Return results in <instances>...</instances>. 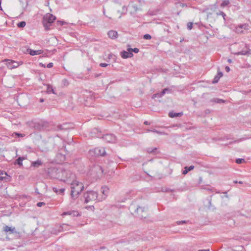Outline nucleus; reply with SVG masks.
<instances>
[{
	"label": "nucleus",
	"mask_w": 251,
	"mask_h": 251,
	"mask_svg": "<svg viewBox=\"0 0 251 251\" xmlns=\"http://www.w3.org/2000/svg\"><path fill=\"white\" fill-rule=\"evenodd\" d=\"M166 94V93L165 92V91H164L163 90L160 93V96H161V97H162V96H163L165 94Z\"/></svg>",
	"instance_id": "nucleus-49"
},
{
	"label": "nucleus",
	"mask_w": 251,
	"mask_h": 251,
	"mask_svg": "<svg viewBox=\"0 0 251 251\" xmlns=\"http://www.w3.org/2000/svg\"><path fill=\"white\" fill-rule=\"evenodd\" d=\"M128 8L131 14H134L138 11H141V5L139 3L132 2L128 4Z\"/></svg>",
	"instance_id": "nucleus-6"
},
{
	"label": "nucleus",
	"mask_w": 251,
	"mask_h": 251,
	"mask_svg": "<svg viewBox=\"0 0 251 251\" xmlns=\"http://www.w3.org/2000/svg\"><path fill=\"white\" fill-rule=\"evenodd\" d=\"M176 223H177V225H180L181 224L186 223V221H178L176 222Z\"/></svg>",
	"instance_id": "nucleus-44"
},
{
	"label": "nucleus",
	"mask_w": 251,
	"mask_h": 251,
	"mask_svg": "<svg viewBox=\"0 0 251 251\" xmlns=\"http://www.w3.org/2000/svg\"><path fill=\"white\" fill-rule=\"evenodd\" d=\"M151 38V35L149 34H146L144 35V39L146 40H150Z\"/></svg>",
	"instance_id": "nucleus-34"
},
{
	"label": "nucleus",
	"mask_w": 251,
	"mask_h": 251,
	"mask_svg": "<svg viewBox=\"0 0 251 251\" xmlns=\"http://www.w3.org/2000/svg\"><path fill=\"white\" fill-rule=\"evenodd\" d=\"M23 51L25 53H28L32 56L40 54L43 52L42 50H34L30 49H25V50H23Z\"/></svg>",
	"instance_id": "nucleus-10"
},
{
	"label": "nucleus",
	"mask_w": 251,
	"mask_h": 251,
	"mask_svg": "<svg viewBox=\"0 0 251 251\" xmlns=\"http://www.w3.org/2000/svg\"><path fill=\"white\" fill-rule=\"evenodd\" d=\"M100 66L101 67H106L108 66V64H100Z\"/></svg>",
	"instance_id": "nucleus-48"
},
{
	"label": "nucleus",
	"mask_w": 251,
	"mask_h": 251,
	"mask_svg": "<svg viewBox=\"0 0 251 251\" xmlns=\"http://www.w3.org/2000/svg\"><path fill=\"white\" fill-rule=\"evenodd\" d=\"M129 48V50H130L131 52H134L135 53H138L139 51V50L138 48H135L134 49Z\"/></svg>",
	"instance_id": "nucleus-33"
},
{
	"label": "nucleus",
	"mask_w": 251,
	"mask_h": 251,
	"mask_svg": "<svg viewBox=\"0 0 251 251\" xmlns=\"http://www.w3.org/2000/svg\"><path fill=\"white\" fill-rule=\"evenodd\" d=\"M23 197H25V198H26V197H26V196H25V195H24V196H23Z\"/></svg>",
	"instance_id": "nucleus-62"
},
{
	"label": "nucleus",
	"mask_w": 251,
	"mask_h": 251,
	"mask_svg": "<svg viewBox=\"0 0 251 251\" xmlns=\"http://www.w3.org/2000/svg\"><path fill=\"white\" fill-rule=\"evenodd\" d=\"M243 29H241L240 27V25H239L236 28V32L238 33H242L243 32V31L242 30Z\"/></svg>",
	"instance_id": "nucleus-31"
},
{
	"label": "nucleus",
	"mask_w": 251,
	"mask_h": 251,
	"mask_svg": "<svg viewBox=\"0 0 251 251\" xmlns=\"http://www.w3.org/2000/svg\"><path fill=\"white\" fill-rule=\"evenodd\" d=\"M227 62H228V63H231V60L230 59H227Z\"/></svg>",
	"instance_id": "nucleus-56"
},
{
	"label": "nucleus",
	"mask_w": 251,
	"mask_h": 251,
	"mask_svg": "<svg viewBox=\"0 0 251 251\" xmlns=\"http://www.w3.org/2000/svg\"><path fill=\"white\" fill-rule=\"evenodd\" d=\"M14 134H15V135L18 137H24L25 136V134H21L17 132H15Z\"/></svg>",
	"instance_id": "nucleus-36"
},
{
	"label": "nucleus",
	"mask_w": 251,
	"mask_h": 251,
	"mask_svg": "<svg viewBox=\"0 0 251 251\" xmlns=\"http://www.w3.org/2000/svg\"><path fill=\"white\" fill-rule=\"evenodd\" d=\"M83 198L84 199V202L87 203L89 202L98 200V193L94 191H87L84 193Z\"/></svg>",
	"instance_id": "nucleus-5"
},
{
	"label": "nucleus",
	"mask_w": 251,
	"mask_h": 251,
	"mask_svg": "<svg viewBox=\"0 0 251 251\" xmlns=\"http://www.w3.org/2000/svg\"><path fill=\"white\" fill-rule=\"evenodd\" d=\"M90 153L96 156H103L105 154V151L103 148H96L93 150H90Z\"/></svg>",
	"instance_id": "nucleus-7"
},
{
	"label": "nucleus",
	"mask_w": 251,
	"mask_h": 251,
	"mask_svg": "<svg viewBox=\"0 0 251 251\" xmlns=\"http://www.w3.org/2000/svg\"><path fill=\"white\" fill-rule=\"evenodd\" d=\"M212 101L216 103H223L225 102V100L220 99H214L212 100Z\"/></svg>",
	"instance_id": "nucleus-26"
},
{
	"label": "nucleus",
	"mask_w": 251,
	"mask_h": 251,
	"mask_svg": "<svg viewBox=\"0 0 251 251\" xmlns=\"http://www.w3.org/2000/svg\"><path fill=\"white\" fill-rule=\"evenodd\" d=\"M42 164V162L40 160L32 162L31 163V166L38 168Z\"/></svg>",
	"instance_id": "nucleus-21"
},
{
	"label": "nucleus",
	"mask_w": 251,
	"mask_h": 251,
	"mask_svg": "<svg viewBox=\"0 0 251 251\" xmlns=\"http://www.w3.org/2000/svg\"><path fill=\"white\" fill-rule=\"evenodd\" d=\"M147 132H152L156 133H157V134H158L159 135H165V132L158 131V130H156L155 129H147Z\"/></svg>",
	"instance_id": "nucleus-23"
},
{
	"label": "nucleus",
	"mask_w": 251,
	"mask_h": 251,
	"mask_svg": "<svg viewBox=\"0 0 251 251\" xmlns=\"http://www.w3.org/2000/svg\"><path fill=\"white\" fill-rule=\"evenodd\" d=\"M3 230L5 232H9L10 233H17V231H16V229L15 227L8 226H3Z\"/></svg>",
	"instance_id": "nucleus-15"
},
{
	"label": "nucleus",
	"mask_w": 251,
	"mask_h": 251,
	"mask_svg": "<svg viewBox=\"0 0 251 251\" xmlns=\"http://www.w3.org/2000/svg\"><path fill=\"white\" fill-rule=\"evenodd\" d=\"M71 186V203H74L78 198L82 191L84 189L83 183L76 179H73L70 183Z\"/></svg>",
	"instance_id": "nucleus-1"
},
{
	"label": "nucleus",
	"mask_w": 251,
	"mask_h": 251,
	"mask_svg": "<svg viewBox=\"0 0 251 251\" xmlns=\"http://www.w3.org/2000/svg\"><path fill=\"white\" fill-rule=\"evenodd\" d=\"M7 68H8L10 69H12L13 68H15L18 67V64L16 66H13V64H6Z\"/></svg>",
	"instance_id": "nucleus-27"
},
{
	"label": "nucleus",
	"mask_w": 251,
	"mask_h": 251,
	"mask_svg": "<svg viewBox=\"0 0 251 251\" xmlns=\"http://www.w3.org/2000/svg\"><path fill=\"white\" fill-rule=\"evenodd\" d=\"M25 159L24 157H19L15 161V164H17L20 166L23 165V161Z\"/></svg>",
	"instance_id": "nucleus-19"
},
{
	"label": "nucleus",
	"mask_w": 251,
	"mask_h": 251,
	"mask_svg": "<svg viewBox=\"0 0 251 251\" xmlns=\"http://www.w3.org/2000/svg\"><path fill=\"white\" fill-rule=\"evenodd\" d=\"M62 126L60 125V126H58L57 127L59 129H62Z\"/></svg>",
	"instance_id": "nucleus-55"
},
{
	"label": "nucleus",
	"mask_w": 251,
	"mask_h": 251,
	"mask_svg": "<svg viewBox=\"0 0 251 251\" xmlns=\"http://www.w3.org/2000/svg\"><path fill=\"white\" fill-rule=\"evenodd\" d=\"M144 124H145V125H149L150 124H149V123L148 121H145V122H144Z\"/></svg>",
	"instance_id": "nucleus-54"
},
{
	"label": "nucleus",
	"mask_w": 251,
	"mask_h": 251,
	"mask_svg": "<svg viewBox=\"0 0 251 251\" xmlns=\"http://www.w3.org/2000/svg\"><path fill=\"white\" fill-rule=\"evenodd\" d=\"M53 191L54 192L58 194L63 195L65 191L64 188L57 189V188H53Z\"/></svg>",
	"instance_id": "nucleus-20"
},
{
	"label": "nucleus",
	"mask_w": 251,
	"mask_h": 251,
	"mask_svg": "<svg viewBox=\"0 0 251 251\" xmlns=\"http://www.w3.org/2000/svg\"><path fill=\"white\" fill-rule=\"evenodd\" d=\"M58 177L64 182L70 183L73 179L75 178V176L70 170L60 169L58 173Z\"/></svg>",
	"instance_id": "nucleus-2"
},
{
	"label": "nucleus",
	"mask_w": 251,
	"mask_h": 251,
	"mask_svg": "<svg viewBox=\"0 0 251 251\" xmlns=\"http://www.w3.org/2000/svg\"><path fill=\"white\" fill-rule=\"evenodd\" d=\"M162 191L164 192H172L173 190H171V189H170L169 188H163L162 189Z\"/></svg>",
	"instance_id": "nucleus-40"
},
{
	"label": "nucleus",
	"mask_w": 251,
	"mask_h": 251,
	"mask_svg": "<svg viewBox=\"0 0 251 251\" xmlns=\"http://www.w3.org/2000/svg\"><path fill=\"white\" fill-rule=\"evenodd\" d=\"M100 192L102 195L101 197H99L98 198L99 201H102L106 198L109 193V188L106 186H103L100 189Z\"/></svg>",
	"instance_id": "nucleus-8"
},
{
	"label": "nucleus",
	"mask_w": 251,
	"mask_h": 251,
	"mask_svg": "<svg viewBox=\"0 0 251 251\" xmlns=\"http://www.w3.org/2000/svg\"><path fill=\"white\" fill-rule=\"evenodd\" d=\"M107 34L108 37L112 39H116L118 35V32L116 31L113 30L109 31L107 33Z\"/></svg>",
	"instance_id": "nucleus-14"
},
{
	"label": "nucleus",
	"mask_w": 251,
	"mask_h": 251,
	"mask_svg": "<svg viewBox=\"0 0 251 251\" xmlns=\"http://www.w3.org/2000/svg\"><path fill=\"white\" fill-rule=\"evenodd\" d=\"M223 73L219 71V69H218V74L215 76L212 83H216L218 82L219 79L223 76Z\"/></svg>",
	"instance_id": "nucleus-16"
},
{
	"label": "nucleus",
	"mask_w": 251,
	"mask_h": 251,
	"mask_svg": "<svg viewBox=\"0 0 251 251\" xmlns=\"http://www.w3.org/2000/svg\"><path fill=\"white\" fill-rule=\"evenodd\" d=\"M156 150V148H149L147 149V151L149 153H153V152H155Z\"/></svg>",
	"instance_id": "nucleus-28"
},
{
	"label": "nucleus",
	"mask_w": 251,
	"mask_h": 251,
	"mask_svg": "<svg viewBox=\"0 0 251 251\" xmlns=\"http://www.w3.org/2000/svg\"><path fill=\"white\" fill-rule=\"evenodd\" d=\"M224 193L225 194V197L228 198V195H227V192H224Z\"/></svg>",
	"instance_id": "nucleus-52"
},
{
	"label": "nucleus",
	"mask_w": 251,
	"mask_h": 251,
	"mask_svg": "<svg viewBox=\"0 0 251 251\" xmlns=\"http://www.w3.org/2000/svg\"><path fill=\"white\" fill-rule=\"evenodd\" d=\"M121 55L123 58H127L132 57L133 53L129 50V48L127 49V50H123L121 52Z\"/></svg>",
	"instance_id": "nucleus-11"
},
{
	"label": "nucleus",
	"mask_w": 251,
	"mask_h": 251,
	"mask_svg": "<svg viewBox=\"0 0 251 251\" xmlns=\"http://www.w3.org/2000/svg\"><path fill=\"white\" fill-rule=\"evenodd\" d=\"M47 91L49 93L52 92L53 93H54L53 90L51 87L48 86Z\"/></svg>",
	"instance_id": "nucleus-41"
},
{
	"label": "nucleus",
	"mask_w": 251,
	"mask_h": 251,
	"mask_svg": "<svg viewBox=\"0 0 251 251\" xmlns=\"http://www.w3.org/2000/svg\"><path fill=\"white\" fill-rule=\"evenodd\" d=\"M63 226H67V225H65V224H64Z\"/></svg>",
	"instance_id": "nucleus-63"
},
{
	"label": "nucleus",
	"mask_w": 251,
	"mask_h": 251,
	"mask_svg": "<svg viewBox=\"0 0 251 251\" xmlns=\"http://www.w3.org/2000/svg\"><path fill=\"white\" fill-rule=\"evenodd\" d=\"M164 91H165V92L166 93H171V90L169 88H165L163 89Z\"/></svg>",
	"instance_id": "nucleus-43"
},
{
	"label": "nucleus",
	"mask_w": 251,
	"mask_h": 251,
	"mask_svg": "<svg viewBox=\"0 0 251 251\" xmlns=\"http://www.w3.org/2000/svg\"><path fill=\"white\" fill-rule=\"evenodd\" d=\"M199 251H209V249H207V250H199Z\"/></svg>",
	"instance_id": "nucleus-53"
},
{
	"label": "nucleus",
	"mask_w": 251,
	"mask_h": 251,
	"mask_svg": "<svg viewBox=\"0 0 251 251\" xmlns=\"http://www.w3.org/2000/svg\"><path fill=\"white\" fill-rule=\"evenodd\" d=\"M55 19L56 17L50 13H47L44 16L42 23L46 30L50 29V26Z\"/></svg>",
	"instance_id": "nucleus-4"
},
{
	"label": "nucleus",
	"mask_w": 251,
	"mask_h": 251,
	"mask_svg": "<svg viewBox=\"0 0 251 251\" xmlns=\"http://www.w3.org/2000/svg\"><path fill=\"white\" fill-rule=\"evenodd\" d=\"M194 168V166H190L189 167H185L184 168V170L183 171V173L182 174L183 175H186L187 174L189 171L193 170Z\"/></svg>",
	"instance_id": "nucleus-22"
},
{
	"label": "nucleus",
	"mask_w": 251,
	"mask_h": 251,
	"mask_svg": "<svg viewBox=\"0 0 251 251\" xmlns=\"http://www.w3.org/2000/svg\"><path fill=\"white\" fill-rule=\"evenodd\" d=\"M240 27L241 28V29H248V25L247 24H242V25H240Z\"/></svg>",
	"instance_id": "nucleus-30"
},
{
	"label": "nucleus",
	"mask_w": 251,
	"mask_h": 251,
	"mask_svg": "<svg viewBox=\"0 0 251 251\" xmlns=\"http://www.w3.org/2000/svg\"><path fill=\"white\" fill-rule=\"evenodd\" d=\"M245 162V160L243 158H238L236 160V163L240 164Z\"/></svg>",
	"instance_id": "nucleus-32"
},
{
	"label": "nucleus",
	"mask_w": 251,
	"mask_h": 251,
	"mask_svg": "<svg viewBox=\"0 0 251 251\" xmlns=\"http://www.w3.org/2000/svg\"><path fill=\"white\" fill-rule=\"evenodd\" d=\"M45 205V203L43 202H38L37 204V206L38 207H41L43 205Z\"/></svg>",
	"instance_id": "nucleus-42"
},
{
	"label": "nucleus",
	"mask_w": 251,
	"mask_h": 251,
	"mask_svg": "<svg viewBox=\"0 0 251 251\" xmlns=\"http://www.w3.org/2000/svg\"><path fill=\"white\" fill-rule=\"evenodd\" d=\"M136 212L138 214L139 216L142 218H145L146 215L145 214H142V213L145 212V208L142 207H138L136 209Z\"/></svg>",
	"instance_id": "nucleus-17"
},
{
	"label": "nucleus",
	"mask_w": 251,
	"mask_h": 251,
	"mask_svg": "<svg viewBox=\"0 0 251 251\" xmlns=\"http://www.w3.org/2000/svg\"><path fill=\"white\" fill-rule=\"evenodd\" d=\"M238 183H239V184H243V183H243V181H239V182H238Z\"/></svg>",
	"instance_id": "nucleus-57"
},
{
	"label": "nucleus",
	"mask_w": 251,
	"mask_h": 251,
	"mask_svg": "<svg viewBox=\"0 0 251 251\" xmlns=\"http://www.w3.org/2000/svg\"><path fill=\"white\" fill-rule=\"evenodd\" d=\"M71 213L70 212H65L64 213H63L62 215H70Z\"/></svg>",
	"instance_id": "nucleus-50"
},
{
	"label": "nucleus",
	"mask_w": 251,
	"mask_h": 251,
	"mask_svg": "<svg viewBox=\"0 0 251 251\" xmlns=\"http://www.w3.org/2000/svg\"><path fill=\"white\" fill-rule=\"evenodd\" d=\"M11 63H16V62L15 61H12L11 62Z\"/></svg>",
	"instance_id": "nucleus-59"
},
{
	"label": "nucleus",
	"mask_w": 251,
	"mask_h": 251,
	"mask_svg": "<svg viewBox=\"0 0 251 251\" xmlns=\"http://www.w3.org/2000/svg\"><path fill=\"white\" fill-rule=\"evenodd\" d=\"M63 82H64V85H68V82L66 79H64L63 80Z\"/></svg>",
	"instance_id": "nucleus-47"
},
{
	"label": "nucleus",
	"mask_w": 251,
	"mask_h": 251,
	"mask_svg": "<svg viewBox=\"0 0 251 251\" xmlns=\"http://www.w3.org/2000/svg\"><path fill=\"white\" fill-rule=\"evenodd\" d=\"M229 4V0H224L221 4V7H224Z\"/></svg>",
	"instance_id": "nucleus-24"
},
{
	"label": "nucleus",
	"mask_w": 251,
	"mask_h": 251,
	"mask_svg": "<svg viewBox=\"0 0 251 251\" xmlns=\"http://www.w3.org/2000/svg\"><path fill=\"white\" fill-rule=\"evenodd\" d=\"M186 6V5H185L184 4H182V6Z\"/></svg>",
	"instance_id": "nucleus-61"
},
{
	"label": "nucleus",
	"mask_w": 251,
	"mask_h": 251,
	"mask_svg": "<svg viewBox=\"0 0 251 251\" xmlns=\"http://www.w3.org/2000/svg\"><path fill=\"white\" fill-rule=\"evenodd\" d=\"M193 27V23L191 22H189L187 24V28L189 30L191 29Z\"/></svg>",
	"instance_id": "nucleus-37"
},
{
	"label": "nucleus",
	"mask_w": 251,
	"mask_h": 251,
	"mask_svg": "<svg viewBox=\"0 0 251 251\" xmlns=\"http://www.w3.org/2000/svg\"><path fill=\"white\" fill-rule=\"evenodd\" d=\"M40 65H41V66L44 68H50L53 67V64H48L47 66L45 65V64H40Z\"/></svg>",
	"instance_id": "nucleus-29"
},
{
	"label": "nucleus",
	"mask_w": 251,
	"mask_h": 251,
	"mask_svg": "<svg viewBox=\"0 0 251 251\" xmlns=\"http://www.w3.org/2000/svg\"><path fill=\"white\" fill-rule=\"evenodd\" d=\"M43 101H44V100H43V99H41V100H40V101H41V102H43Z\"/></svg>",
	"instance_id": "nucleus-60"
},
{
	"label": "nucleus",
	"mask_w": 251,
	"mask_h": 251,
	"mask_svg": "<svg viewBox=\"0 0 251 251\" xmlns=\"http://www.w3.org/2000/svg\"><path fill=\"white\" fill-rule=\"evenodd\" d=\"M102 138L104 140L108 143H113L116 141V137L111 134H106L104 135Z\"/></svg>",
	"instance_id": "nucleus-9"
},
{
	"label": "nucleus",
	"mask_w": 251,
	"mask_h": 251,
	"mask_svg": "<svg viewBox=\"0 0 251 251\" xmlns=\"http://www.w3.org/2000/svg\"><path fill=\"white\" fill-rule=\"evenodd\" d=\"M226 70L227 72H228L230 71V69L228 67L226 66Z\"/></svg>",
	"instance_id": "nucleus-51"
},
{
	"label": "nucleus",
	"mask_w": 251,
	"mask_h": 251,
	"mask_svg": "<svg viewBox=\"0 0 251 251\" xmlns=\"http://www.w3.org/2000/svg\"><path fill=\"white\" fill-rule=\"evenodd\" d=\"M10 176L7 175L6 172H0V180L7 182L10 181Z\"/></svg>",
	"instance_id": "nucleus-12"
},
{
	"label": "nucleus",
	"mask_w": 251,
	"mask_h": 251,
	"mask_svg": "<svg viewBox=\"0 0 251 251\" xmlns=\"http://www.w3.org/2000/svg\"><path fill=\"white\" fill-rule=\"evenodd\" d=\"M26 23L24 21L21 22L17 24L18 27H24L25 26Z\"/></svg>",
	"instance_id": "nucleus-25"
},
{
	"label": "nucleus",
	"mask_w": 251,
	"mask_h": 251,
	"mask_svg": "<svg viewBox=\"0 0 251 251\" xmlns=\"http://www.w3.org/2000/svg\"><path fill=\"white\" fill-rule=\"evenodd\" d=\"M239 46L240 49H242L240 51L235 52V54L238 55H249L251 54V50L249 48L248 45L244 42L240 43H234L232 45L233 48H236Z\"/></svg>",
	"instance_id": "nucleus-3"
},
{
	"label": "nucleus",
	"mask_w": 251,
	"mask_h": 251,
	"mask_svg": "<svg viewBox=\"0 0 251 251\" xmlns=\"http://www.w3.org/2000/svg\"><path fill=\"white\" fill-rule=\"evenodd\" d=\"M183 115L182 112L180 113H175L173 112H170L169 114V115L171 118H175L177 117L181 116Z\"/></svg>",
	"instance_id": "nucleus-18"
},
{
	"label": "nucleus",
	"mask_w": 251,
	"mask_h": 251,
	"mask_svg": "<svg viewBox=\"0 0 251 251\" xmlns=\"http://www.w3.org/2000/svg\"><path fill=\"white\" fill-rule=\"evenodd\" d=\"M217 15H222L224 19L225 20V16L226 14L224 13L223 11H220L219 13H217Z\"/></svg>",
	"instance_id": "nucleus-35"
},
{
	"label": "nucleus",
	"mask_w": 251,
	"mask_h": 251,
	"mask_svg": "<svg viewBox=\"0 0 251 251\" xmlns=\"http://www.w3.org/2000/svg\"><path fill=\"white\" fill-rule=\"evenodd\" d=\"M245 140H246V138H240L239 139H238L237 140H235L234 141V142L235 143H236V142H239Z\"/></svg>",
	"instance_id": "nucleus-46"
},
{
	"label": "nucleus",
	"mask_w": 251,
	"mask_h": 251,
	"mask_svg": "<svg viewBox=\"0 0 251 251\" xmlns=\"http://www.w3.org/2000/svg\"><path fill=\"white\" fill-rule=\"evenodd\" d=\"M110 58H111L113 60V61H115V56L114 54L109 55V59H110ZM110 61V60H109V61Z\"/></svg>",
	"instance_id": "nucleus-45"
},
{
	"label": "nucleus",
	"mask_w": 251,
	"mask_h": 251,
	"mask_svg": "<svg viewBox=\"0 0 251 251\" xmlns=\"http://www.w3.org/2000/svg\"><path fill=\"white\" fill-rule=\"evenodd\" d=\"M234 183H238V181H237V180H235V181H234Z\"/></svg>",
	"instance_id": "nucleus-58"
},
{
	"label": "nucleus",
	"mask_w": 251,
	"mask_h": 251,
	"mask_svg": "<svg viewBox=\"0 0 251 251\" xmlns=\"http://www.w3.org/2000/svg\"><path fill=\"white\" fill-rule=\"evenodd\" d=\"M92 171L96 173L98 176L102 174L103 173L102 168L99 165H95L93 167Z\"/></svg>",
	"instance_id": "nucleus-13"
},
{
	"label": "nucleus",
	"mask_w": 251,
	"mask_h": 251,
	"mask_svg": "<svg viewBox=\"0 0 251 251\" xmlns=\"http://www.w3.org/2000/svg\"><path fill=\"white\" fill-rule=\"evenodd\" d=\"M161 96H160V93H158L155 94H153L152 96V99H155V98H161Z\"/></svg>",
	"instance_id": "nucleus-38"
},
{
	"label": "nucleus",
	"mask_w": 251,
	"mask_h": 251,
	"mask_svg": "<svg viewBox=\"0 0 251 251\" xmlns=\"http://www.w3.org/2000/svg\"><path fill=\"white\" fill-rule=\"evenodd\" d=\"M238 250L232 249L231 250V251H243V249H244L243 247L240 246V247H238Z\"/></svg>",
	"instance_id": "nucleus-39"
}]
</instances>
